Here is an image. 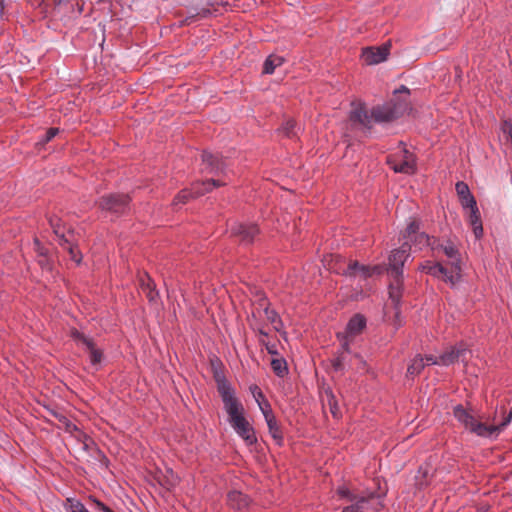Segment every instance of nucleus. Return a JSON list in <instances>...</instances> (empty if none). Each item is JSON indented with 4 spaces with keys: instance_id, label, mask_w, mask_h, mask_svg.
Listing matches in <instances>:
<instances>
[{
    "instance_id": "nucleus-5",
    "label": "nucleus",
    "mask_w": 512,
    "mask_h": 512,
    "mask_svg": "<svg viewBox=\"0 0 512 512\" xmlns=\"http://www.w3.org/2000/svg\"><path fill=\"white\" fill-rule=\"evenodd\" d=\"M49 222L55 234V241L69 252L71 260L79 264L82 260V254L78 247L72 244L73 232L69 230L68 234H65V228L62 226L61 220L56 217L50 218Z\"/></svg>"
},
{
    "instance_id": "nucleus-38",
    "label": "nucleus",
    "mask_w": 512,
    "mask_h": 512,
    "mask_svg": "<svg viewBox=\"0 0 512 512\" xmlns=\"http://www.w3.org/2000/svg\"><path fill=\"white\" fill-rule=\"evenodd\" d=\"M58 132H59L58 128H55V127L49 128L46 131L41 142L44 144V143L51 141L58 134Z\"/></svg>"
},
{
    "instance_id": "nucleus-7",
    "label": "nucleus",
    "mask_w": 512,
    "mask_h": 512,
    "mask_svg": "<svg viewBox=\"0 0 512 512\" xmlns=\"http://www.w3.org/2000/svg\"><path fill=\"white\" fill-rule=\"evenodd\" d=\"M71 337L77 343V345L82 346L83 349L88 353L91 366L95 368V370H99L104 355L103 351L95 345L93 339L76 329L71 332Z\"/></svg>"
},
{
    "instance_id": "nucleus-48",
    "label": "nucleus",
    "mask_w": 512,
    "mask_h": 512,
    "mask_svg": "<svg viewBox=\"0 0 512 512\" xmlns=\"http://www.w3.org/2000/svg\"><path fill=\"white\" fill-rule=\"evenodd\" d=\"M4 3L0 1V23L3 20Z\"/></svg>"
},
{
    "instance_id": "nucleus-19",
    "label": "nucleus",
    "mask_w": 512,
    "mask_h": 512,
    "mask_svg": "<svg viewBox=\"0 0 512 512\" xmlns=\"http://www.w3.org/2000/svg\"><path fill=\"white\" fill-rule=\"evenodd\" d=\"M227 503L233 509L242 510L249 506L250 499L242 492L233 490L227 495Z\"/></svg>"
},
{
    "instance_id": "nucleus-50",
    "label": "nucleus",
    "mask_w": 512,
    "mask_h": 512,
    "mask_svg": "<svg viewBox=\"0 0 512 512\" xmlns=\"http://www.w3.org/2000/svg\"><path fill=\"white\" fill-rule=\"evenodd\" d=\"M258 332L263 337H267L268 336V333L264 329H259Z\"/></svg>"
},
{
    "instance_id": "nucleus-32",
    "label": "nucleus",
    "mask_w": 512,
    "mask_h": 512,
    "mask_svg": "<svg viewBox=\"0 0 512 512\" xmlns=\"http://www.w3.org/2000/svg\"><path fill=\"white\" fill-rule=\"evenodd\" d=\"M219 0H195V4L198 8V15L206 16L211 13L209 7H214L215 5L220 4Z\"/></svg>"
},
{
    "instance_id": "nucleus-45",
    "label": "nucleus",
    "mask_w": 512,
    "mask_h": 512,
    "mask_svg": "<svg viewBox=\"0 0 512 512\" xmlns=\"http://www.w3.org/2000/svg\"><path fill=\"white\" fill-rule=\"evenodd\" d=\"M97 508L101 511V512H113L108 506H106L103 502L99 501V500H94Z\"/></svg>"
},
{
    "instance_id": "nucleus-2",
    "label": "nucleus",
    "mask_w": 512,
    "mask_h": 512,
    "mask_svg": "<svg viewBox=\"0 0 512 512\" xmlns=\"http://www.w3.org/2000/svg\"><path fill=\"white\" fill-rule=\"evenodd\" d=\"M337 494L349 503L341 512H378L384 507L385 493L383 492L367 490L357 494L346 486H340Z\"/></svg>"
},
{
    "instance_id": "nucleus-30",
    "label": "nucleus",
    "mask_w": 512,
    "mask_h": 512,
    "mask_svg": "<svg viewBox=\"0 0 512 512\" xmlns=\"http://www.w3.org/2000/svg\"><path fill=\"white\" fill-rule=\"evenodd\" d=\"M271 368L275 375L280 378L285 377L289 372L287 362L283 357L273 358L271 361Z\"/></svg>"
},
{
    "instance_id": "nucleus-33",
    "label": "nucleus",
    "mask_w": 512,
    "mask_h": 512,
    "mask_svg": "<svg viewBox=\"0 0 512 512\" xmlns=\"http://www.w3.org/2000/svg\"><path fill=\"white\" fill-rule=\"evenodd\" d=\"M264 314L267 320L274 326V329L276 331H280L281 327L283 326V323L279 314L274 309H271L269 307H266L264 309Z\"/></svg>"
},
{
    "instance_id": "nucleus-10",
    "label": "nucleus",
    "mask_w": 512,
    "mask_h": 512,
    "mask_svg": "<svg viewBox=\"0 0 512 512\" xmlns=\"http://www.w3.org/2000/svg\"><path fill=\"white\" fill-rule=\"evenodd\" d=\"M433 251H442L444 255L450 260L451 269L460 275L461 271V253L457 245L450 239L440 242L437 239L435 244H432Z\"/></svg>"
},
{
    "instance_id": "nucleus-49",
    "label": "nucleus",
    "mask_w": 512,
    "mask_h": 512,
    "mask_svg": "<svg viewBox=\"0 0 512 512\" xmlns=\"http://www.w3.org/2000/svg\"><path fill=\"white\" fill-rule=\"evenodd\" d=\"M330 409H331V413L336 416V405H332V403L330 402Z\"/></svg>"
},
{
    "instance_id": "nucleus-53",
    "label": "nucleus",
    "mask_w": 512,
    "mask_h": 512,
    "mask_svg": "<svg viewBox=\"0 0 512 512\" xmlns=\"http://www.w3.org/2000/svg\"><path fill=\"white\" fill-rule=\"evenodd\" d=\"M80 512H89L88 509L84 506V509H81Z\"/></svg>"
},
{
    "instance_id": "nucleus-11",
    "label": "nucleus",
    "mask_w": 512,
    "mask_h": 512,
    "mask_svg": "<svg viewBox=\"0 0 512 512\" xmlns=\"http://www.w3.org/2000/svg\"><path fill=\"white\" fill-rule=\"evenodd\" d=\"M230 233L238 238L242 244L249 245L253 243L255 236L259 233V229L254 223L234 222L230 226Z\"/></svg>"
},
{
    "instance_id": "nucleus-40",
    "label": "nucleus",
    "mask_w": 512,
    "mask_h": 512,
    "mask_svg": "<svg viewBox=\"0 0 512 512\" xmlns=\"http://www.w3.org/2000/svg\"><path fill=\"white\" fill-rule=\"evenodd\" d=\"M425 365H441L440 356L427 355L424 358Z\"/></svg>"
},
{
    "instance_id": "nucleus-12",
    "label": "nucleus",
    "mask_w": 512,
    "mask_h": 512,
    "mask_svg": "<svg viewBox=\"0 0 512 512\" xmlns=\"http://www.w3.org/2000/svg\"><path fill=\"white\" fill-rule=\"evenodd\" d=\"M421 270L433 277L442 278L445 282L455 285L460 278L452 269L448 270L441 263L426 262L421 266Z\"/></svg>"
},
{
    "instance_id": "nucleus-43",
    "label": "nucleus",
    "mask_w": 512,
    "mask_h": 512,
    "mask_svg": "<svg viewBox=\"0 0 512 512\" xmlns=\"http://www.w3.org/2000/svg\"><path fill=\"white\" fill-rule=\"evenodd\" d=\"M343 361H344V357L343 356H338L333 361V368H334L335 371H343L344 370Z\"/></svg>"
},
{
    "instance_id": "nucleus-1",
    "label": "nucleus",
    "mask_w": 512,
    "mask_h": 512,
    "mask_svg": "<svg viewBox=\"0 0 512 512\" xmlns=\"http://www.w3.org/2000/svg\"><path fill=\"white\" fill-rule=\"evenodd\" d=\"M406 102H395L394 100L373 106L370 112L363 103H352L349 119L354 124L370 130L373 123L387 124L399 118L406 109Z\"/></svg>"
},
{
    "instance_id": "nucleus-16",
    "label": "nucleus",
    "mask_w": 512,
    "mask_h": 512,
    "mask_svg": "<svg viewBox=\"0 0 512 512\" xmlns=\"http://www.w3.org/2000/svg\"><path fill=\"white\" fill-rule=\"evenodd\" d=\"M467 353L468 349L463 344L456 345L440 355L441 365L450 366L459 360L464 361Z\"/></svg>"
},
{
    "instance_id": "nucleus-26",
    "label": "nucleus",
    "mask_w": 512,
    "mask_h": 512,
    "mask_svg": "<svg viewBox=\"0 0 512 512\" xmlns=\"http://www.w3.org/2000/svg\"><path fill=\"white\" fill-rule=\"evenodd\" d=\"M453 415L468 430L471 428L475 421L474 416H472L462 405H457L454 407Z\"/></svg>"
},
{
    "instance_id": "nucleus-28",
    "label": "nucleus",
    "mask_w": 512,
    "mask_h": 512,
    "mask_svg": "<svg viewBox=\"0 0 512 512\" xmlns=\"http://www.w3.org/2000/svg\"><path fill=\"white\" fill-rule=\"evenodd\" d=\"M300 127L297 125L295 120L288 119L286 120L282 126L278 129V131L284 135L285 137L292 138L297 136Z\"/></svg>"
},
{
    "instance_id": "nucleus-47",
    "label": "nucleus",
    "mask_w": 512,
    "mask_h": 512,
    "mask_svg": "<svg viewBox=\"0 0 512 512\" xmlns=\"http://www.w3.org/2000/svg\"><path fill=\"white\" fill-rule=\"evenodd\" d=\"M76 9H77L78 14H81L83 12V9H84V2H82V3L77 2L76 3Z\"/></svg>"
},
{
    "instance_id": "nucleus-42",
    "label": "nucleus",
    "mask_w": 512,
    "mask_h": 512,
    "mask_svg": "<svg viewBox=\"0 0 512 512\" xmlns=\"http://www.w3.org/2000/svg\"><path fill=\"white\" fill-rule=\"evenodd\" d=\"M512 420H510L507 416L502 420V422L498 425H494L497 435H499L510 423Z\"/></svg>"
},
{
    "instance_id": "nucleus-18",
    "label": "nucleus",
    "mask_w": 512,
    "mask_h": 512,
    "mask_svg": "<svg viewBox=\"0 0 512 512\" xmlns=\"http://www.w3.org/2000/svg\"><path fill=\"white\" fill-rule=\"evenodd\" d=\"M366 324L367 321L364 315L357 313L349 319L346 325L345 334L350 337L357 336L365 329Z\"/></svg>"
},
{
    "instance_id": "nucleus-9",
    "label": "nucleus",
    "mask_w": 512,
    "mask_h": 512,
    "mask_svg": "<svg viewBox=\"0 0 512 512\" xmlns=\"http://www.w3.org/2000/svg\"><path fill=\"white\" fill-rule=\"evenodd\" d=\"M411 245L403 242L401 247L391 252L389 256V273L392 277H403V266L410 257Z\"/></svg>"
},
{
    "instance_id": "nucleus-39",
    "label": "nucleus",
    "mask_w": 512,
    "mask_h": 512,
    "mask_svg": "<svg viewBox=\"0 0 512 512\" xmlns=\"http://www.w3.org/2000/svg\"><path fill=\"white\" fill-rule=\"evenodd\" d=\"M348 337L347 334H342V333H338L337 334V338L342 342L341 343V348L345 351V352H350V343L348 341Z\"/></svg>"
},
{
    "instance_id": "nucleus-15",
    "label": "nucleus",
    "mask_w": 512,
    "mask_h": 512,
    "mask_svg": "<svg viewBox=\"0 0 512 512\" xmlns=\"http://www.w3.org/2000/svg\"><path fill=\"white\" fill-rule=\"evenodd\" d=\"M389 49L386 45L380 47H367L363 49L361 57L367 65H376L387 59Z\"/></svg>"
},
{
    "instance_id": "nucleus-25",
    "label": "nucleus",
    "mask_w": 512,
    "mask_h": 512,
    "mask_svg": "<svg viewBox=\"0 0 512 512\" xmlns=\"http://www.w3.org/2000/svg\"><path fill=\"white\" fill-rule=\"evenodd\" d=\"M437 239L431 238L427 233L420 232L417 235L413 236L412 240H408V244L414 246L418 250H422L424 247H430L432 249V244H435Z\"/></svg>"
},
{
    "instance_id": "nucleus-6",
    "label": "nucleus",
    "mask_w": 512,
    "mask_h": 512,
    "mask_svg": "<svg viewBox=\"0 0 512 512\" xmlns=\"http://www.w3.org/2000/svg\"><path fill=\"white\" fill-rule=\"evenodd\" d=\"M222 185H225V183L215 179L194 182L190 189H183L175 196L173 205L177 207L181 204H185L190 198L202 196Z\"/></svg>"
},
{
    "instance_id": "nucleus-4",
    "label": "nucleus",
    "mask_w": 512,
    "mask_h": 512,
    "mask_svg": "<svg viewBox=\"0 0 512 512\" xmlns=\"http://www.w3.org/2000/svg\"><path fill=\"white\" fill-rule=\"evenodd\" d=\"M401 145L399 152L388 157L387 163L396 173L412 175L417 171L416 156L402 142Z\"/></svg>"
},
{
    "instance_id": "nucleus-34",
    "label": "nucleus",
    "mask_w": 512,
    "mask_h": 512,
    "mask_svg": "<svg viewBox=\"0 0 512 512\" xmlns=\"http://www.w3.org/2000/svg\"><path fill=\"white\" fill-rule=\"evenodd\" d=\"M251 392L253 393L257 402H259V400H258L259 397H263L262 392L260 391V389L257 386H254L253 388H251ZM258 404H259L260 410L262 411V414L265 419H266L267 414H273L272 409L268 403H266L264 406L261 403H258Z\"/></svg>"
},
{
    "instance_id": "nucleus-31",
    "label": "nucleus",
    "mask_w": 512,
    "mask_h": 512,
    "mask_svg": "<svg viewBox=\"0 0 512 512\" xmlns=\"http://www.w3.org/2000/svg\"><path fill=\"white\" fill-rule=\"evenodd\" d=\"M425 362L424 358L420 355H417L415 358H413L407 368V376L415 377L416 375L420 374V372L424 369Z\"/></svg>"
},
{
    "instance_id": "nucleus-22",
    "label": "nucleus",
    "mask_w": 512,
    "mask_h": 512,
    "mask_svg": "<svg viewBox=\"0 0 512 512\" xmlns=\"http://www.w3.org/2000/svg\"><path fill=\"white\" fill-rule=\"evenodd\" d=\"M394 281L389 285V298L393 303L395 309H398L401 304L403 280L398 277H393Z\"/></svg>"
},
{
    "instance_id": "nucleus-13",
    "label": "nucleus",
    "mask_w": 512,
    "mask_h": 512,
    "mask_svg": "<svg viewBox=\"0 0 512 512\" xmlns=\"http://www.w3.org/2000/svg\"><path fill=\"white\" fill-rule=\"evenodd\" d=\"M203 170L214 175H226L228 165L218 154L204 151L202 153Z\"/></svg>"
},
{
    "instance_id": "nucleus-37",
    "label": "nucleus",
    "mask_w": 512,
    "mask_h": 512,
    "mask_svg": "<svg viewBox=\"0 0 512 512\" xmlns=\"http://www.w3.org/2000/svg\"><path fill=\"white\" fill-rule=\"evenodd\" d=\"M455 189L459 198L471 193L469 186L463 181H458L455 185Z\"/></svg>"
},
{
    "instance_id": "nucleus-51",
    "label": "nucleus",
    "mask_w": 512,
    "mask_h": 512,
    "mask_svg": "<svg viewBox=\"0 0 512 512\" xmlns=\"http://www.w3.org/2000/svg\"><path fill=\"white\" fill-rule=\"evenodd\" d=\"M259 343H260L261 345H263V346H264V343H269V342H268V341H266V340H264V339H260V340H259Z\"/></svg>"
},
{
    "instance_id": "nucleus-44",
    "label": "nucleus",
    "mask_w": 512,
    "mask_h": 512,
    "mask_svg": "<svg viewBox=\"0 0 512 512\" xmlns=\"http://www.w3.org/2000/svg\"><path fill=\"white\" fill-rule=\"evenodd\" d=\"M264 347L268 354L270 355H278L277 346L274 343H264Z\"/></svg>"
},
{
    "instance_id": "nucleus-36",
    "label": "nucleus",
    "mask_w": 512,
    "mask_h": 512,
    "mask_svg": "<svg viewBox=\"0 0 512 512\" xmlns=\"http://www.w3.org/2000/svg\"><path fill=\"white\" fill-rule=\"evenodd\" d=\"M460 204L463 209H472L477 206V202L472 193L459 198Z\"/></svg>"
},
{
    "instance_id": "nucleus-24",
    "label": "nucleus",
    "mask_w": 512,
    "mask_h": 512,
    "mask_svg": "<svg viewBox=\"0 0 512 512\" xmlns=\"http://www.w3.org/2000/svg\"><path fill=\"white\" fill-rule=\"evenodd\" d=\"M266 424L271 437L279 446H281L283 444V433L274 414L266 415Z\"/></svg>"
},
{
    "instance_id": "nucleus-27",
    "label": "nucleus",
    "mask_w": 512,
    "mask_h": 512,
    "mask_svg": "<svg viewBox=\"0 0 512 512\" xmlns=\"http://www.w3.org/2000/svg\"><path fill=\"white\" fill-rule=\"evenodd\" d=\"M285 59L283 56L277 54L269 55L263 64L264 74H273L275 69L284 63Z\"/></svg>"
},
{
    "instance_id": "nucleus-29",
    "label": "nucleus",
    "mask_w": 512,
    "mask_h": 512,
    "mask_svg": "<svg viewBox=\"0 0 512 512\" xmlns=\"http://www.w3.org/2000/svg\"><path fill=\"white\" fill-rule=\"evenodd\" d=\"M420 225L421 222L417 219H411L407 224V227L402 232V239L404 242H408V240H412L413 236L420 233Z\"/></svg>"
},
{
    "instance_id": "nucleus-17",
    "label": "nucleus",
    "mask_w": 512,
    "mask_h": 512,
    "mask_svg": "<svg viewBox=\"0 0 512 512\" xmlns=\"http://www.w3.org/2000/svg\"><path fill=\"white\" fill-rule=\"evenodd\" d=\"M378 267H370L368 265L360 264L358 261H352L345 271V275L349 277H355L360 275L363 279L371 277L374 273H378Z\"/></svg>"
},
{
    "instance_id": "nucleus-23",
    "label": "nucleus",
    "mask_w": 512,
    "mask_h": 512,
    "mask_svg": "<svg viewBox=\"0 0 512 512\" xmlns=\"http://www.w3.org/2000/svg\"><path fill=\"white\" fill-rule=\"evenodd\" d=\"M468 222L472 227L476 239L483 236V226L478 206L469 210Z\"/></svg>"
},
{
    "instance_id": "nucleus-3",
    "label": "nucleus",
    "mask_w": 512,
    "mask_h": 512,
    "mask_svg": "<svg viewBox=\"0 0 512 512\" xmlns=\"http://www.w3.org/2000/svg\"><path fill=\"white\" fill-rule=\"evenodd\" d=\"M217 390L223 402L224 410L228 415V422L244 416V407L237 399L235 389L224 375L216 374Z\"/></svg>"
},
{
    "instance_id": "nucleus-41",
    "label": "nucleus",
    "mask_w": 512,
    "mask_h": 512,
    "mask_svg": "<svg viewBox=\"0 0 512 512\" xmlns=\"http://www.w3.org/2000/svg\"><path fill=\"white\" fill-rule=\"evenodd\" d=\"M512 420H510L507 416L502 420V422L498 425H494L497 435H499L510 423Z\"/></svg>"
},
{
    "instance_id": "nucleus-8",
    "label": "nucleus",
    "mask_w": 512,
    "mask_h": 512,
    "mask_svg": "<svg viewBox=\"0 0 512 512\" xmlns=\"http://www.w3.org/2000/svg\"><path fill=\"white\" fill-rule=\"evenodd\" d=\"M130 198L126 194L111 193L101 198L99 205L103 211L120 216L129 210Z\"/></svg>"
},
{
    "instance_id": "nucleus-14",
    "label": "nucleus",
    "mask_w": 512,
    "mask_h": 512,
    "mask_svg": "<svg viewBox=\"0 0 512 512\" xmlns=\"http://www.w3.org/2000/svg\"><path fill=\"white\" fill-rule=\"evenodd\" d=\"M235 433L242 438L248 446L257 442V437L254 428L247 421L245 416L237 418L229 422Z\"/></svg>"
},
{
    "instance_id": "nucleus-35",
    "label": "nucleus",
    "mask_w": 512,
    "mask_h": 512,
    "mask_svg": "<svg viewBox=\"0 0 512 512\" xmlns=\"http://www.w3.org/2000/svg\"><path fill=\"white\" fill-rule=\"evenodd\" d=\"M81 509H84V504L75 498H67L65 503L66 512H80Z\"/></svg>"
},
{
    "instance_id": "nucleus-21",
    "label": "nucleus",
    "mask_w": 512,
    "mask_h": 512,
    "mask_svg": "<svg viewBox=\"0 0 512 512\" xmlns=\"http://www.w3.org/2000/svg\"><path fill=\"white\" fill-rule=\"evenodd\" d=\"M469 431L479 437L489 439H495L498 436L494 425H486L485 423L479 422L476 419Z\"/></svg>"
},
{
    "instance_id": "nucleus-46",
    "label": "nucleus",
    "mask_w": 512,
    "mask_h": 512,
    "mask_svg": "<svg viewBox=\"0 0 512 512\" xmlns=\"http://www.w3.org/2000/svg\"><path fill=\"white\" fill-rule=\"evenodd\" d=\"M394 93H395V94H397V93H405V94H409V93H410V91H409V89H408L405 85H401L398 89H396V90L394 91Z\"/></svg>"
},
{
    "instance_id": "nucleus-52",
    "label": "nucleus",
    "mask_w": 512,
    "mask_h": 512,
    "mask_svg": "<svg viewBox=\"0 0 512 512\" xmlns=\"http://www.w3.org/2000/svg\"><path fill=\"white\" fill-rule=\"evenodd\" d=\"M507 417L512 420V409L508 412Z\"/></svg>"
},
{
    "instance_id": "nucleus-20",
    "label": "nucleus",
    "mask_w": 512,
    "mask_h": 512,
    "mask_svg": "<svg viewBox=\"0 0 512 512\" xmlns=\"http://www.w3.org/2000/svg\"><path fill=\"white\" fill-rule=\"evenodd\" d=\"M140 287L148 298L149 302L155 303L159 298V292L156 290L153 280L148 274L140 277Z\"/></svg>"
}]
</instances>
